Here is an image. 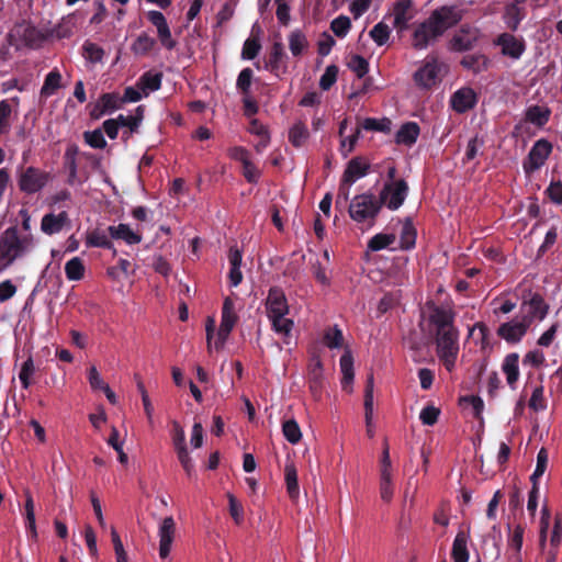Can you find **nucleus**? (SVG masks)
Segmentation results:
<instances>
[{
  "label": "nucleus",
  "mask_w": 562,
  "mask_h": 562,
  "mask_svg": "<svg viewBox=\"0 0 562 562\" xmlns=\"http://www.w3.org/2000/svg\"><path fill=\"white\" fill-rule=\"evenodd\" d=\"M462 20V11L453 5H443L434 10L413 33L412 45L415 49H425L435 43L447 30Z\"/></svg>",
  "instance_id": "nucleus-1"
},
{
  "label": "nucleus",
  "mask_w": 562,
  "mask_h": 562,
  "mask_svg": "<svg viewBox=\"0 0 562 562\" xmlns=\"http://www.w3.org/2000/svg\"><path fill=\"white\" fill-rule=\"evenodd\" d=\"M237 321V315L234 311V302L231 297H226L223 304L222 322L214 339L215 321L212 317H207L205 324L206 342L207 347L221 349L224 341L229 336Z\"/></svg>",
  "instance_id": "nucleus-2"
},
{
  "label": "nucleus",
  "mask_w": 562,
  "mask_h": 562,
  "mask_svg": "<svg viewBox=\"0 0 562 562\" xmlns=\"http://www.w3.org/2000/svg\"><path fill=\"white\" fill-rule=\"evenodd\" d=\"M32 237H20L16 226L7 228L0 236V262L10 266L32 247Z\"/></svg>",
  "instance_id": "nucleus-3"
},
{
  "label": "nucleus",
  "mask_w": 562,
  "mask_h": 562,
  "mask_svg": "<svg viewBox=\"0 0 562 562\" xmlns=\"http://www.w3.org/2000/svg\"><path fill=\"white\" fill-rule=\"evenodd\" d=\"M266 306L273 328L288 335L292 330L293 322L284 317L289 313V305L283 291L278 288L270 289Z\"/></svg>",
  "instance_id": "nucleus-4"
},
{
  "label": "nucleus",
  "mask_w": 562,
  "mask_h": 562,
  "mask_svg": "<svg viewBox=\"0 0 562 562\" xmlns=\"http://www.w3.org/2000/svg\"><path fill=\"white\" fill-rule=\"evenodd\" d=\"M382 209V202L372 193H361L356 195L349 204L350 217L358 222H373Z\"/></svg>",
  "instance_id": "nucleus-5"
},
{
  "label": "nucleus",
  "mask_w": 562,
  "mask_h": 562,
  "mask_svg": "<svg viewBox=\"0 0 562 562\" xmlns=\"http://www.w3.org/2000/svg\"><path fill=\"white\" fill-rule=\"evenodd\" d=\"M407 192V182L404 179H398L384 183L379 199L382 206L385 204L390 210H397L404 203Z\"/></svg>",
  "instance_id": "nucleus-6"
},
{
  "label": "nucleus",
  "mask_w": 562,
  "mask_h": 562,
  "mask_svg": "<svg viewBox=\"0 0 562 562\" xmlns=\"http://www.w3.org/2000/svg\"><path fill=\"white\" fill-rule=\"evenodd\" d=\"M480 38V31L470 25H462L451 37L448 48L452 52H467L472 49Z\"/></svg>",
  "instance_id": "nucleus-7"
},
{
  "label": "nucleus",
  "mask_w": 562,
  "mask_h": 562,
  "mask_svg": "<svg viewBox=\"0 0 562 562\" xmlns=\"http://www.w3.org/2000/svg\"><path fill=\"white\" fill-rule=\"evenodd\" d=\"M552 151V144L542 138L537 140L531 147L527 159L524 161L526 173H532L544 165L546 160Z\"/></svg>",
  "instance_id": "nucleus-8"
},
{
  "label": "nucleus",
  "mask_w": 562,
  "mask_h": 562,
  "mask_svg": "<svg viewBox=\"0 0 562 562\" xmlns=\"http://www.w3.org/2000/svg\"><path fill=\"white\" fill-rule=\"evenodd\" d=\"M443 75V65L438 64L436 59L427 61L414 74V80L417 86L428 89L437 85Z\"/></svg>",
  "instance_id": "nucleus-9"
},
{
  "label": "nucleus",
  "mask_w": 562,
  "mask_h": 562,
  "mask_svg": "<svg viewBox=\"0 0 562 562\" xmlns=\"http://www.w3.org/2000/svg\"><path fill=\"white\" fill-rule=\"evenodd\" d=\"M48 177V173L37 168L29 167L20 176L19 188L25 193H35L46 184Z\"/></svg>",
  "instance_id": "nucleus-10"
},
{
  "label": "nucleus",
  "mask_w": 562,
  "mask_h": 562,
  "mask_svg": "<svg viewBox=\"0 0 562 562\" xmlns=\"http://www.w3.org/2000/svg\"><path fill=\"white\" fill-rule=\"evenodd\" d=\"M549 306L544 303L543 299L539 294L532 295L528 302H524L521 305L522 321H528L530 326L535 318L543 319L548 313Z\"/></svg>",
  "instance_id": "nucleus-11"
},
{
  "label": "nucleus",
  "mask_w": 562,
  "mask_h": 562,
  "mask_svg": "<svg viewBox=\"0 0 562 562\" xmlns=\"http://www.w3.org/2000/svg\"><path fill=\"white\" fill-rule=\"evenodd\" d=\"M529 328L528 321H512L502 324L497 329V336L507 342H518Z\"/></svg>",
  "instance_id": "nucleus-12"
},
{
  "label": "nucleus",
  "mask_w": 562,
  "mask_h": 562,
  "mask_svg": "<svg viewBox=\"0 0 562 562\" xmlns=\"http://www.w3.org/2000/svg\"><path fill=\"white\" fill-rule=\"evenodd\" d=\"M176 531V524L171 516L162 519L159 527V555L166 559L171 550Z\"/></svg>",
  "instance_id": "nucleus-13"
},
{
  "label": "nucleus",
  "mask_w": 562,
  "mask_h": 562,
  "mask_svg": "<svg viewBox=\"0 0 562 562\" xmlns=\"http://www.w3.org/2000/svg\"><path fill=\"white\" fill-rule=\"evenodd\" d=\"M370 170V162L362 156H357L350 159L344 171V183H355L358 179L368 175Z\"/></svg>",
  "instance_id": "nucleus-14"
},
{
  "label": "nucleus",
  "mask_w": 562,
  "mask_h": 562,
  "mask_svg": "<svg viewBox=\"0 0 562 562\" xmlns=\"http://www.w3.org/2000/svg\"><path fill=\"white\" fill-rule=\"evenodd\" d=\"M430 311L429 322L436 326V331L453 326V313L450 308L437 306L435 303H427Z\"/></svg>",
  "instance_id": "nucleus-15"
},
{
  "label": "nucleus",
  "mask_w": 562,
  "mask_h": 562,
  "mask_svg": "<svg viewBox=\"0 0 562 562\" xmlns=\"http://www.w3.org/2000/svg\"><path fill=\"white\" fill-rule=\"evenodd\" d=\"M496 44L502 47V53L512 58H519L525 50L524 42L509 33H503L497 37Z\"/></svg>",
  "instance_id": "nucleus-16"
},
{
  "label": "nucleus",
  "mask_w": 562,
  "mask_h": 562,
  "mask_svg": "<svg viewBox=\"0 0 562 562\" xmlns=\"http://www.w3.org/2000/svg\"><path fill=\"white\" fill-rule=\"evenodd\" d=\"M476 103V94L471 88H461L453 93L451 104L453 110L464 113L472 109Z\"/></svg>",
  "instance_id": "nucleus-17"
},
{
  "label": "nucleus",
  "mask_w": 562,
  "mask_h": 562,
  "mask_svg": "<svg viewBox=\"0 0 562 562\" xmlns=\"http://www.w3.org/2000/svg\"><path fill=\"white\" fill-rule=\"evenodd\" d=\"M413 0H397L393 7L394 27L398 31L407 29V23L413 18L411 10Z\"/></svg>",
  "instance_id": "nucleus-18"
},
{
  "label": "nucleus",
  "mask_w": 562,
  "mask_h": 562,
  "mask_svg": "<svg viewBox=\"0 0 562 562\" xmlns=\"http://www.w3.org/2000/svg\"><path fill=\"white\" fill-rule=\"evenodd\" d=\"M373 387H374L373 374H369L367 382H366L363 405H364V418H366V425H367V434L370 438L373 437V435H374V432L371 428L372 417H373Z\"/></svg>",
  "instance_id": "nucleus-19"
},
{
  "label": "nucleus",
  "mask_w": 562,
  "mask_h": 562,
  "mask_svg": "<svg viewBox=\"0 0 562 562\" xmlns=\"http://www.w3.org/2000/svg\"><path fill=\"white\" fill-rule=\"evenodd\" d=\"M285 57L283 44L281 42H274L269 54V59L266 63V68L277 76L281 69L282 72H285L286 66H282V61Z\"/></svg>",
  "instance_id": "nucleus-20"
},
{
  "label": "nucleus",
  "mask_w": 562,
  "mask_h": 562,
  "mask_svg": "<svg viewBox=\"0 0 562 562\" xmlns=\"http://www.w3.org/2000/svg\"><path fill=\"white\" fill-rule=\"evenodd\" d=\"M260 34V26L255 24L251 30V36L245 41L243 46L241 57L244 59H254L259 54L261 49Z\"/></svg>",
  "instance_id": "nucleus-21"
},
{
  "label": "nucleus",
  "mask_w": 562,
  "mask_h": 562,
  "mask_svg": "<svg viewBox=\"0 0 562 562\" xmlns=\"http://www.w3.org/2000/svg\"><path fill=\"white\" fill-rule=\"evenodd\" d=\"M68 221V214L63 211L58 215L46 214L42 218L41 228L45 234L52 235L63 229L64 225Z\"/></svg>",
  "instance_id": "nucleus-22"
},
{
  "label": "nucleus",
  "mask_w": 562,
  "mask_h": 562,
  "mask_svg": "<svg viewBox=\"0 0 562 562\" xmlns=\"http://www.w3.org/2000/svg\"><path fill=\"white\" fill-rule=\"evenodd\" d=\"M419 126L415 122H407L401 126V128L397 131L395 135V142L397 144H403L406 146H412L418 135H419Z\"/></svg>",
  "instance_id": "nucleus-23"
},
{
  "label": "nucleus",
  "mask_w": 562,
  "mask_h": 562,
  "mask_svg": "<svg viewBox=\"0 0 562 562\" xmlns=\"http://www.w3.org/2000/svg\"><path fill=\"white\" fill-rule=\"evenodd\" d=\"M436 340L437 346L441 351L458 350V331L453 326L448 327L447 329H441V331H438Z\"/></svg>",
  "instance_id": "nucleus-24"
},
{
  "label": "nucleus",
  "mask_w": 562,
  "mask_h": 562,
  "mask_svg": "<svg viewBox=\"0 0 562 562\" xmlns=\"http://www.w3.org/2000/svg\"><path fill=\"white\" fill-rule=\"evenodd\" d=\"M469 338L480 344L482 350L493 349L495 346L490 341V330L484 323H476L469 333Z\"/></svg>",
  "instance_id": "nucleus-25"
},
{
  "label": "nucleus",
  "mask_w": 562,
  "mask_h": 562,
  "mask_svg": "<svg viewBox=\"0 0 562 562\" xmlns=\"http://www.w3.org/2000/svg\"><path fill=\"white\" fill-rule=\"evenodd\" d=\"M324 345L329 349H341L349 351V346L345 344L341 330L337 326L328 327L323 336Z\"/></svg>",
  "instance_id": "nucleus-26"
},
{
  "label": "nucleus",
  "mask_w": 562,
  "mask_h": 562,
  "mask_svg": "<svg viewBox=\"0 0 562 562\" xmlns=\"http://www.w3.org/2000/svg\"><path fill=\"white\" fill-rule=\"evenodd\" d=\"M468 536L464 531H459L453 540L451 558L454 562H468L469 551L467 547Z\"/></svg>",
  "instance_id": "nucleus-27"
},
{
  "label": "nucleus",
  "mask_w": 562,
  "mask_h": 562,
  "mask_svg": "<svg viewBox=\"0 0 562 562\" xmlns=\"http://www.w3.org/2000/svg\"><path fill=\"white\" fill-rule=\"evenodd\" d=\"M109 233L111 237L116 239H123L130 245L138 244L142 240V236L133 232L128 225L120 224L117 226H110Z\"/></svg>",
  "instance_id": "nucleus-28"
},
{
  "label": "nucleus",
  "mask_w": 562,
  "mask_h": 562,
  "mask_svg": "<svg viewBox=\"0 0 562 562\" xmlns=\"http://www.w3.org/2000/svg\"><path fill=\"white\" fill-rule=\"evenodd\" d=\"M284 475L288 494L291 499H296L299 497L300 490L297 482V471L293 462L285 464Z\"/></svg>",
  "instance_id": "nucleus-29"
},
{
  "label": "nucleus",
  "mask_w": 562,
  "mask_h": 562,
  "mask_svg": "<svg viewBox=\"0 0 562 562\" xmlns=\"http://www.w3.org/2000/svg\"><path fill=\"white\" fill-rule=\"evenodd\" d=\"M503 371L506 374L507 383L514 386L519 378L518 353L507 355L503 363Z\"/></svg>",
  "instance_id": "nucleus-30"
},
{
  "label": "nucleus",
  "mask_w": 562,
  "mask_h": 562,
  "mask_svg": "<svg viewBox=\"0 0 562 562\" xmlns=\"http://www.w3.org/2000/svg\"><path fill=\"white\" fill-rule=\"evenodd\" d=\"M308 47V42L305 34L295 30L289 35V48L294 57H300L303 52Z\"/></svg>",
  "instance_id": "nucleus-31"
},
{
  "label": "nucleus",
  "mask_w": 562,
  "mask_h": 562,
  "mask_svg": "<svg viewBox=\"0 0 562 562\" xmlns=\"http://www.w3.org/2000/svg\"><path fill=\"white\" fill-rule=\"evenodd\" d=\"M86 267L83 261L79 257H75L66 262L65 273L69 281H79L83 279Z\"/></svg>",
  "instance_id": "nucleus-32"
},
{
  "label": "nucleus",
  "mask_w": 562,
  "mask_h": 562,
  "mask_svg": "<svg viewBox=\"0 0 562 562\" xmlns=\"http://www.w3.org/2000/svg\"><path fill=\"white\" fill-rule=\"evenodd\" d=\"M340 370L342 373L341 385L346 389L353 381V357L352 353H342L340 358Z\"/></svg>",
  "instance_id": "nucleus-33"
},
{
  "label": "nucleus",
  "mask_w": 562,
  "mask_h": 562,
  "mask_svg": "<svg viewBox=\"0 0 562 562\" xmlns=\"http://www.w3.org/2000/svg\"><path fill=\"white\" fill-rule=\"evenodd\" d=\"M308 137V130L303 122L295 123L289 131V140L294 147H301Z\"/></svg>",
  "instance_id": "nucleus-34"
},
{
  "label": "nucleus",
  "mask_w": 562,
  "mask_h": 562,
  "mask_svg": "<svg viewBox=\"0 0 562 562\" xmlns=\"http://www.w3.org/2000/svg\"><path fill=\"white\" fill-rule=\"evenodd\" d=\"M550 110L539 105L530 106L526 112V121L541 127L549 121Z\"/></svg>",
  "instance_id": "nucleus-35"
},
{
  "label": "nucleus",
  "mask_w": 562,
  "mask_h": 562,
  "mask_svg": "<svg viewBox=\"0 0 562 562\" xmlns=\"http://www.w3.org/2000/svg\"><path fill=\"white\" fill-rule=\"evenodd\" d=\"M161 79V72L153 74L150 71H147L140 77L138 87L140 90L145 92V94H147V91H156L160 88Z\"/></svg>",
  "instance_id": "nucleus-36"
},
{
  "label": "nucleus",
  "mask_w": 562,
  "mask_h": 562,
  "mask_svg": "<svg viewBox=\"0 0 562 562\" xmlns=\"http://www.w3.org/2000/svg\"><path fill=\"white\" fill-rule=\"evenodd\" d=\"M416 241V229L413 225L411 218H406L403 223L402 232H401V248L402 249H411L414 247Z\"/></svg>",
  "instance_id": "nucleus-37"
},
{
  "label": "nucleus",
  "mask_w": 562,
  "mask_h": 562,
  "mask_svg": "<svg viewBox=\"0 0 562 562\" xmlns=\"http://www.w3.org/2000/svg\"><path fill=\"white\" fill-rule=\"evenodd\" d=\"M24 509L26 519V530L31 535L32 539L36 540L37 531L35 524L34 502L33 497L30 494H26Z\"/></svg>",
  "instance_id": "nucleus-38"
},
{
  "label": "nucleus",
  "mask_w": 562,
  "mask_h": 562,
  "mask_svg": "<svg viewBox=\"0 0 562 562\" xmlns=\"http://www.w3.org/2000/svg\"><path fill=\"white\" fill-rule=\"evenodd\" d=\"M359 126L366 131L390 133L392 121L386 117L381 120L367 117L360 123Z\"/></svg>",
  "instance_id": "nucleus-39"
},
{
  "label": "nucleus",
  "mask_w": 562,
  "mask_h": 562,
  "mask_svg": "<svg viewBox=\"0 0 562 562\" xmlns=\"http://www.w3.org/2000/svg\"><path fill=\"white\" fill-rule=\"evenodd\" d=\"M131 262L126 259H120L119 265L114 267H109L106 269V276L115 282H120L122 276L128 277L134 273V270H131Z\"/></svg>",
  "instance_id": "nucleus-40"
},
{
  "label": "nucleus",
  "mask_w": 562,
  "mask_h": 562,
  "mask_svg": "<svg viewBox=\"0 0 562 562\" xmlns=\"http://www.w3.org/2000/svg\"><path fill=\"white\" fill-rule=\"evenodd\" d=\"M460 64L468 70L477 74L486 68L487 59L484 55H467Z\"/></svg>",
  "instance_id": "nucleus-41"
},
{
  "label": "nucleus",
  "mask_w": 562,
  "mask_h": 562,
  "mask_svg": "<svg viewBox=\"0 0 562 562\" xmlns=\"http://www.w3.org/2000/svg\"><path fill=\"white\" fill-rule=\"evenodd\" d=\"M392 473L380 474L379 492L383 502L390 503L394 494Z\"/></svg>",
  "instance_id": "nucleus-42"
},
{
  "label": "nucleus",
  "mask_w": 562,
  "mask_h": 562,
  "mask_svg": "<svg viewBox=\"0 0 562 562\" xmlns=\"http://www.w3.org/2000/svg\"><path fill=\"white\" fill-rule=\"evenodd\" d=\"M117 95L113 93H104L100 98V104L93 110L92 115L98 117L99 115L112 111L117 108Z\"/></svg>",
  "instance_id": "nucleus-43"
},
{
  "label": "nucleus",
  "mask_w": 562,
  "mask_h": 562,
  "mask_svg": "<svg viewBox=\"0 0 562 562\" xmlns=\"http://www.w3.org/2000/svg\"><path fill=\"white\" fill-rule=\"evenodd\" d=\"M282 432L285 439L292 445H296L302 438L300 426L294 419H289L283 423Z\"/></svg>",
  "instance_id": "nucleus-44"
},
{
  "label": "nucleus",
  "mask_w": 562,
  "mask_h": 562,
  "mask_svg": "<svg viewBox=\"0 0 562 562\" xmlns=\"http://www.w3.org/2000/svg\"><path fill=\"white\" fill-rule=\"evenodd\" d=\"M60 74L56 70L50 71L45 78L41 94L46 97L54 94L60 88Z\"/></svg>",
  "instance_id": "nucleus-45"
},
{
  "label": "nucleus",
  "mask_w": 562,
  "mask_h": 562,
  "mask_svg": "<svg viewBox=\"0 0 562 562\" xmlns=\"http://www.w3.org/2000/svg\"><path fill=\"white\" fill-rule=\"evenodd\" d=\"M307 381H324L323 363L317 355H313L307 366Z\"/></svg>",
  "instance_id": "nucleus-46"
},
{
  "label": "nucleus",
  "mask_w": 562,
  "mask_h": 562,
  "mask_svg": "<svg viewBox=\"0 0 562 562\" xmlns=\"http://www.w3.org/2000/svg\"><path fill=\"white\" fill-rule=\"evenodd\" d=\"M548 465V451L541 448L537 454V464L533 473L530 476L531 483H539V479L543 475Z\"/></svg>",
  "instance_id": "nucleus-47"
},
{
  "label": "nucleus",
  "mask_w": 562,
  "mask_h": 562,
  "mask_svg": "<svg viewBox=\"0 0 562 562\" xmlns=\"http://www.w3.org/2000/svg\"><path fill=\"white\" fill-rule=\"evenodd\" d=\"M35 372V367L32 357H29L21 367L19 379L23 389H29L32 384L31 378Z\"/></svg>",
  "instance_id": "nucleus-48"
},
{
  "label": "nucleus",
  "mask_w": 562,
  "mask_h": 562,
  "mask_svg": "<svg viewBox=\"0 0 562 562\" xmlns=\"http://www.w3.org/2000/svg\"><path fill=\"white\" fill-rule=\"evenodd\" d=\"M394 240H395V235L394 234H376L375 236H373L370 239V241L368 244V247L372 251H379L381 249L386 248L391 244H393Z\"/></svg>",
  "instance_id": "nucleus-49"
},
{
  "label": "nucleus",
  "mask_w": 562,
  "mask_h": 562,
  "mask_svg": "<svg viewBox=\"0 0 562 562\" xmlns=\"http://www.w3.org/2000/svg\"><path fill=\"white\" fill-rule=\"evenodd\" d=\"M155 45V40L147 34H140L132 46V50L135 54L145 55L147 54Z\"/></svg>",
  "instance_id": "nucleus-50"
},
{
  "label": "nucleus",
  "mask_w": 562,
  "mask_h": 562,
  "mask_svg": "<svg viewBox=\"0 0 562 562\" xmlns=\"http://www.w3.org/2000/svg\"><path fill=\"white\" fill-rule=\"evenodd\" d=\"M85 142L92 148L103 149L106 146L103 133L100 128L87 131L83 133Z\"/></svg>",
  "instance_id": "nucleus-51"
},
{
  "label": "nucleus",
  "mask_w": 562,
  "mask_h": 562,
  "mask_svg": "<svg viewBox=\"0 0 562 562\" xmlns=\"http://www.w3.org/2000/svg\"><path fill=\"white\" fill-rule=\"evenodd\" d=\"M351 27V21L346 15H340L331 21L330 30L338 37H344Z\"/></svg>",
  "instance_id": "nucleus-52"
},
{
  "label": "nucleus",
  "mask_w": 562,
  "mask_h": 562,
  "mask_svg": "<svg viewBox=\"0 0 562 562\" xmlns=\"http://www.w3.org/2000/svg\"><path fill=\"white\" fill-rule=\"evenodd\" d=\"M460 404L465 405L469 404L472 406L473 416L477 419H482V413L484 409V402L477 395H468L460 397Z\"/></svg>",
  "instance_id": "nucleus-53"
},
{
  "label": "nucleus",
  "mask_w": 562,
  "mask_h": 562,
  "mask_svg": "<svg viewBox=\"0 0 562 562\" xmlns=\"http://www.w3.org/2000/svg\"><path fill=\"white\" fill-rule=\"evenodd\" d=\"M370 36L379 46L384 45L390 38V29L380 22L370 31Z\"/></svg>",
  "instance_id": "nucleus-54"
},
{
  "label": "nucleus",
  "mask_w": 562,
  "mask_h": 562,
  "mask_svg": "<svg viewBox=\"0 0 562 562\" xmlns=\"http://www.w3.org/2000/svg\"><path fill=\"white\" fill-rule=\"evenodd\" d=\"M252 70L250 68H245L240 71L237 78L236 86L240 90L244 97H247L250 93V86L252 81Z\"/></svg>",
  "instance_id": "nucleus-55"
},
{
  "label": "nucleus",
  "mask_w": 562,
  "mask_h": 562,
  "mask_svg": "<svg viewBox=\"0 0 562 562\" xmlns=\"http://www.w3.org/2000/svg\"><path fill=\"white\" fill-rule=\"evenodd\" d=\"M440 409L434 405H427L425 406L420 414L419 418L422 423L426 426H434L439 418Z\"/></svg>",
  "instance_id": "nucleus-56"
},
{
  "label": "nucleus",
  "mask_w": 562,
  "mask_h": 562,
  "mask_svg": "<svg viewBox=\"0 0 562 562\" xmlns=\"http://www.w3.org/2000/svg\"><path fill=\"white\" fill-rule=\"evenodd\" d=\"M348 67L356 72L358 78H362L369 70L368 61L360 55L351 56Z\"/></svg>",
  "instance_id": "nucleus-57"
},
{
  "label": "nucleus",
  "mask_w": 562,
  "mask_h": 562,
  "mask_svg": "<svg viewBox=\"0 0 562 562\" xmlns=\"http://www.w3.org/2000/svg\"><path fill=\"white\" fill-rule=\"evenodd\" d=\"M338 67L330 65L326 68L325 72L321 77L319 87L323 90H328L337 80Z\"/></svg>",
  "instance_id": "nucleus-58"
},
{
  "label": "nucleus",
  "mask_w": 562,
  "mask_h": 562,
  "mask_svg": "<svg viewBox=\"0 0 562 562\" xmlns=\"http://www.w3.org/2000/svg\"><path fill=\"white\" fill-rule=\"evenodd\" d=\"M176 452H177L179 462L181 463L187 475L189 477H191L194 474V464H193L191 457L189 456L187 447H181Z\"/></svg>",
  "instance_id": "nucleus-59"
},
{
  "label": "nucleus",
  "mask_w": 562,
  "mask_h": 562,
  "mask_svg": "<svg viewBox=\"0 0 562 562\" xmlns=\"http://www.w3.org/2000/svg\"><path fill=\"white\" fill-rule=\"evenodd\" d=\"M111 538L116 555V562H127V554L124 550L121 538L114 527L111 528Z\"/></svg>",
  "instance_id": "nucleus-60"
},
{
  "label": "nucleus",
  "mask_w": 562,
  "mask_h": 562,
  "mask_svg": "<svg viewBox=\"0 0 562 562\" xmlns=\"http://www.w3.org/2000/svg\"><path fill=\"white\" fill-rule=\"evenodd\" d=\"M529 407L535 412L543 411L547 407V403L543 396V389L541 386L536 387L529 400Z\"/></svg>",
  "instance_id": "nucleus-61"
},
{
  "label": "nucleus",
  "mask_w": 562,
  "mask_h": 562,
  "mask_svg": "<svg viewBox=\"0 0 562 562\" xmlns=\"http://www.w3.org/2000/svg\"><path fill=\"white\" fill-rule=\"evenodd\" d=\"M11 113L12 108L8 101H0V134L9 128Z\"/></svg>",
  "instance_id": "nucleus-62"
},
{
  "label": "nucleus",
  "mask_w": 562,
  "mask_h": 562,
  "mask_svg": "<svg viewBox=\"0 0 562 562\" xmlns=\"http://www.w3.org/2000/svg\"><path fill=\"white\" fill-rule=\"evenodd\" d=\"M87 58L92 63H99L102 60L104 50L93 43H87L83 46Z\"/></svg>",
  "instance_id": "nucleus-63"
},
{
  "label": "nucleus",
  "mask_w": 562,
  "mask_h": 562,
  "mask_svg": "<svg viewBox=\"0 0 562 562\" xmlns=\"http://www.w3.org/2000/svg\"><path fill=\"white\" fill-rule=\"evenodd\" d=\"M547 193L553 203L562 204V182H551L547 189Z\"/></svg>",
  "instance_id": "nucleus-64"
}]
</instances>
